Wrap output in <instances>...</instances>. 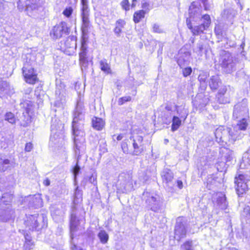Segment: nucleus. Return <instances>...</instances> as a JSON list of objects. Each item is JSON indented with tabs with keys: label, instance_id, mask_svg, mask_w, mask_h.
<instances>
[{
	"label": "nucleus",
	"instance_id": "30",
	"mask_svg": "<svg viewBox=\"0 0 250 250\" xmlns=\"http://www.w3.org/2000/svg\"><path fill=\"white\" fill-rule=\"evenodd\" d=\"M92 124L93 127L97 130H102L104 125V121L102 118L96 117L93 118Z\"/></svg>",
	"mask_w": 250,
	"mask_h": 250
},
{
	"label": "nucleus",
	"instance_id": "28",
	"mask_svg": "<svg viewBox=\"0 0 250 250\" xmlns=\"http://www.w3.org/2000/svg\"><path fill=\"white\" fill-rule=\"evenodd\" d=\"M12 166L10 161L0 155V171L4 172L10 169Z\"/></svg>",
	"mask_w": 250,
	"mask_h": 250
},
{
	"label": "nucleus",
	"instance_id": "59",
	"mask_svg": "<svg viewBox=\"0 0 250 250\" xmlns=\"http://www.w3.org/2000/svg\"><path fill=\"white\" fill-rule=\"evenodd\" d=\"M226 92V87L222 88H221L219 90V94H222V95L225 94V93Z\"/></svg>",
	"mask_w": 250,
	"mask_h": 250
},
{
	"label": "nucleus",
	"instance_id": "26",
	"mask_svg": "<svg viewBox=\"0 0 250 250\" xmlns=\"http://www.w3.org/2000/svg\"><path fill=\"white\" fill-rule=\"evenodd\" d=\"M221 84V81L218 75L212 76L209 79L208 85L212 91L217 90Z\"/></svg>",
	"mask_w": 250,
	"mask_h": 250
},
{
	"label": "nucleus",
	"instance_id": "61",
	"mask_svg": "<svg viewBox=\"0 0 250 250\" xmlns=\"http://www.w3.org/2000/svg\"><path fill=\"white\" fill-rule=\"evenodd\" d=\"M24 237H25V241H31V237L28 234H27L26 235H25L24 236Z\"/></svg>",
	"mask_w": 250,
	"mask_h": 250
},
{
	"label": "nucleus",
	"instance_id": "21",
	"mask_svg": "<svg viewBox=\"0 0 250 250\" xmlns=\"http://www.w3.org/2000/svg\"><path fill=\"white\" fill-rule=\"evenodd\" d=\"M87 41L82 40L81 51L79 53V60L80 64L82 66H85L87 63L86 60L87 44Z\"/></svg>",
	"mask_w": 250,
	"mask_h": 250
},
{
	"label": "nucleus",
	"instance_id": "4",
	"mask_svg": "<svg viewBox=\"0 0 250 250\" xmlns=\"http://www.w3.org/2000/svg\"><path fill=\"white\" fill-rule=\"evenodd\" d=\"M186 23L193 35L203 33L211 23L210 17H189L187 18Z\"/></svg>",
	"mask_w": 250,
	"mask_h": 250
},
{
	"label": "nucleus",
	"instance_id": "44",
	"mask_svg": "<svg viewBox=\"0 0 250 250\" xmlns=\"http://www.w3.org/2000/svg\"><path fill=\"white\" fill-rule=\"evenodd\" d=\"M192 68L190 67H188L183 69V74L184 77H187L191 74Z\"/></svg>",
	"mask_w": 250,
	"mask_h": 250
},
{
	"label": "nucleus",
	"instance_id": "9",
	"mask_svg": "<svg viewBox=\"0 0 250 250\" xmlns=\"http://www.w3.org/2000/svg\"><path fill=\"white\" fill-rule=\"evenodd\" d=\"M187 232V219L184 217H179L176 219L174 229V238L177 241L186 237Z\"/></svg>",
	"mask_w": 250,
	"mask_h": 250
},
{
	"label": "nucleus",
	"instance_id": "19",
	"mask_svg": "<svg viewBox=\"0 0 250 250\" xmlns=\"http://www.w3.org/2000/svg\"><path fill=\"white\" fill-rule=\"evenodd\" d=\"M133 146L134 151L133 154L134 155H139L142 153L143 150V147L142 143L143 140L142 136L136 135L132 137Z\"/></svg>",
	"mask_w": 250,
	"mask_h": 250
},
{
	"label": "nucleus",
	"instance_id": "17",
	"mask_svg": "<svg viewBox=\"0 0 250 250\" xmlns=\"http://www.w3.org/2000/svg\"><path fill=\"white\" fill-rule=\"evenodd\" d=\"M14 93L13 88L6 81L0 78V97L2 98Z\"/></svg>",
	"mask_w": 250,
	"mask_h": 250
},
{
	"label": "nucleus",
	"instance_id": "48",
	"mask_svg": "<svg viewBox=\"0 0 250 250\" xmlns=\"http://www.w3.org/2000/svg\"><path fill=\"white\" fill-rule=\"evenodd\" d=\"M73 12V9L71 7H68L65 8L63 11L64 16H71Z\"/></svg>",
	"mask_w": 250,
	"mask_h": 250
},
{
	"label": "nucleus",
	"instance_id": "27",
	"mask_svg": "<svg viewBox=\"0 0 250 250\" xmlns=\"http://www.w3.org/2000/svg\"><path fill=\"white\" fill-rule=\"evenodd\" d=\"M29 204L32 207L35 208H40L42 206V200L41 195L37 194L29 197Z\"/></svg>",
	"mask_w": 250,
	"mask_h": 250
},
{
	"label": "nucleus",
	"instance_id": "57",
	"mask_svg": "<svg viewBox=\"0 0 250 250\" xmlns=\"http://www.w3.org/2000/svg\"><path fill=\"white\" fill-rule=\"evenodd\" d=\"M43 183L45 186H48L50 184V181L48 178H46L43 181Z\"/></svg>",
	"mask_w": 250,
	"mask_h": 250
},
{
	"label": "nucleus",
	"instance_id": "58",
	"mask_svg": "<svg viewBox=\"0 0 250 250\" xmlns=\"http://www.w3.org/2000/svg\"><path fill=\"white\" fill-rule=\"evenodd\" d=\"M144 17H133V21L135 23L139 22L141 18H144Z\"/></svg>",
	"mask_w": 250,
	"mask_h": 250
},
{
	"label": "nucleus",
	"instance_id": "5",
	"mask_svg": "<svg viewBox=\"0 0 250 250\" xmlns=\"http://www.w3.org/2000/svg\"><path fill=\"white\" fill-rule=\"evenodd\" d=\"M67 95L64 84L61 81H57L54 106L63 109L66 102Z\"/></svg>",
	"mask_w": 250,
	"mask_h": 250
},
{
	"label": "nucleus",
	"instance_id": "12",
	"mask_svg": "<svg viewBox=\"0 0 250 250\" xmlns=\"http://www.w3.org/2000/svg\"><path fill=\"white\" fill-rule=\"evenodd\" d=\"M32 62H26L22 68V73L26 83L34 84L37 80V74L32 66Z\"/></svg>",
	"mask_w": 250,
	"mask_h": 250
},
{
	"label": "nucleus",
	"instance_id": "54",
	"mask_svg": "<svg viewBox=\"0 0 250 250\" xmlns=\"http://www.w3.org/2000/svg\"><path fill=\"white\" fill-rule=\"evenodd\" d=\"M100 151H101L103 153H105L107 152V149L106 147V145L105 144H103V146L100 145Z\"/></svg>",
	"mask_w": 250,
	"mask_h": 250
},
{
	"label": "nucleus",
	"instance_id": "50",
	"mask_svg": "<svg viewBox=\"0 0 250 250\" xmlns=\"http://www.w3.org/2000/svg\"><path fill=\"white\" fill-rule=\"evenodd\" d=\"M187 62L188 59H183L182 56H180L177 60V63L180 67H182L183 65H184V63Z\"/></svg>",
	"mask_w": 250,
	"mask_h": 250
},
{
	"label": "nucleus",
	"instance_id": "25",
	"mask_svg": "<svg viewBox=\"0 0 250 250\" xmlns=\"http://www.w3.org/2000/svg\"><path fill=\"white\" fill-rule=\"evenodd\" d=\"M248 117H243L239 118L237 125L233 127V131L237 133H243L241 131L246 130L248 123L247 122Z\"/></svg>",
	"mask_w": 250,
	"mask_h": 250
},
{
	"label": "nucleus",
	"instance_id": "43",
	"mask_svg": "<svg viewBox=\"0 0 250 250\" xmlns=\"http://www.w3.org/2000/svg\"><path fill=\"white\" fill-rule=\"evenodd\" d=\"M79 162V161L78 162V161L77 160L76 164L73 168V173L75 179L76 178V176L79 174V171L80 170V167L78 165Z\"/></svg>",
	"mask_w": 250,
	"mask_h": 250
},
{
	"label": "nucleus",
	"instance_id": "64",
	"mask_svg": "<svg viewBox=\"0 0 250 250\" xmlns=\"http://www.w3.org/2000/svg\"><path fill=\"white\" fill-rule=\"evenodd\" d=\"M129 2H128V0H126V8H125L126 11H127L128 9H129Z\"/></svg>",
	"mask_w": 250,
	"mask_h": 250
},
{
	"label": "nucleus",
	"instance_id": "49",
	"mask_svg": "<svg viewBox=\"0 0 250 250\" xmlns=\"http://www.w3.org/2000/svg\"><path fill=\"white\" fill-rule=\"evenodd\" d=\"M82 14L81 16H87L88 15V5L87 4L82 5Z\"/></svg>",
	"mask_w": 250,
	"mask_h": 250
},
{
	"label": "nucleus",
	"instance_id": "37",
	"mask_svg": "<svg viewBox=\"0 0 250 250\" xmlns=\"http://www.w3.org/2000/svg\"><path fill=\"white\" fill-rule=\"evenodd\" d=\"M83 193L82 191L77 187L75 189L74 195V203L76 204L82 200Z\"/></svg>",
	"mask_w": 250,
	"mask_h": 250
},
{
	"label": "nucleus",
	"instance_id": "1",
	"mask_svg": "<svg viewBox=\"0 0 250 250\" xmlns=\"http://www.w3.org/2000/svg\"><path fill=\"white\" fill-rule=\"evenodd\" d=\"M85 113V109L84 106L83 93L79 92L72 122V130L74 136V146L73 149L75 156L78 162L80 161L81 157L85 153V134L82 129H79V126L83 125V123H79V122H83L84 119Z\"/></svg>",
	"mask_w": 250,
	"mask_h": 250
},
{
	"label": "nucleus",
	"instance_id": "35",
	"mask_svg": "<svg viewBox=\"0 0 250 250\" xmlns=\"http://www.w3.org/2000/svg\"><path fill=\"white\" fill-rule=\"evenodd\" d=\"M98 237L103 244L107 243L108 241L109 236L105 230H100L98 234Z\"/></svg>",
	"mask_w": 250,
	"mask_h": 250
},
{
	"label": "nucleus",
	"instance_id": "34",
	"mask_svg": "<svg viewBox=\"0 0 250 250\" xmlns=\"http://www.w3.org/2000/svg\"><path fill=\"white\" fill-rule=\"evenodd\" d=\"M223 157L227 162H230L233 158V152L229 149L224 148L222 150Z\"/></svg>",
	"mask_w": 250,
	"mask_h": 250
},
{
	"label": "nucleus",
	"instance_id": "55",
	"mask_svg": "<svg viewBox=\"0 0 250 250\" xmlns=\"http://www.w3.org/2000/svg\"><path fill=\"white\" fill-rule=\"evenodd\" d=\"M125 103V98L123 97L119 99L118 104L119 105H122Z\"/></svg>",
	"mask_w": 250,
	"mask_h": 250
},
{
	"label": "nucleus",
	"instance_id": "32",
	"mask_svg": "<svg viewBox=\"0 0 250 250\" xmlns=\"http://www.w3.org/2000/svg\"><path fill=\"white\" fill-rule=\"evenodd\" d=\"M216 202L217 206L220 208L225 209L227 208L228 203L225 195L220 193L218 196Z\"/></svg>",
	"mask_w": 250,
	"mask_h": 250
},
{
	"label": "nucleus",
	"instance_id": "24",
	"mask_svg": "<svg viewBox=\"0 0 250 250\" xmlns=\"http://www.w3.org/2000/svg\"><path fill=\"white\" fill-rule=\"evenodd\" d=\"M82 17V21H83V24H82V40H83L85 41H88V30L90 27V24L89 23L88 17Z\"/></svg>",
	"mask_w": 250,
	"mask_h": 250
},
{
	"label": "nucleus",
	"instance_id": "20",
	"mask_svg": "<svg viewBox=\"0 0 250 250\" xmlns=\"http://www.w3.org/2000/svg\"><path fill=\"white\" fill-rule=\"evenodd\" d=\"M221 178H219L216 175L211 174L208 176L207 179V188L208 189H212L217 187L222 182Z\"/></svg>",
	"mask_w": 250,
	"mask_h": 250
},
{
	"label": "nucleus",
	"instance_id": "2",
	"mask_svg": "<svg viewBox=\"0 0 250 250\" xmlns=\"http://www.w3.org/2000/svg\"><path fill=\"white\" fill-rule=\"evenodd\" d=\"M214 134L216 141L222 146L228 143L233 144L244 136V133H235L230 128L224 126H220L216 128Z\"/></svg>",
	"mask_w": 250,
	"mask_h": 250
},
{
	"label": "nucleus",
	"instance_id": "22",
	"mask_svg": "<svg viewBox=\"0 0 250 250\" xmlns=\"http://www.w3.org/2000/svg\"><path fill=\"white\" fill-rule=\"evenodd\" d=\"M209 76V73L208 72L201 71L198 77V80L200 83L199 91L200 92H204L207 87V79Z\"/></svg>",
	"mask_w": 250,
	"mask_h": 250
},
{
	"label": "nucleus",
	"instance_id": "45",
	"mask_svg": "<svg viewBox=\"0 0 250 250\" xmlns=\"http://www.w3.org/2000/svg\"><path fill=\"white\" fill-rule=\"evenodd\" d=\"M122 25L119 21H118L116 23V26L114 29V32L116 34L119 35L121 31Z\"/></svg>",
	"mask_w": 250,
	"mask_h": 250
},
{
	"label": "nucleus",
	"instance_id": "11",
	"mask_svg": "<svg viewBox=\"0 0 250 250\" xmlns=\"http://www.w3.org/2000/svg\"><path fill=\"white\" fill-rule=\"evenodd\" d=\"M147 206L154 212H157L160 209L161 203L158 196L148 192H144L143 194Z\"/></svg>",
	"mask_w": 250,
	"mask_h": 250
},
{
	"label": "nucleus",
	"instance_id": "60",
	"mask_svg": "<svg viewBox=\"0 0 250 250\" xmlns=\"http://www.w3.org/2000/svg\"><path fill=\"white\" fill-rule=\"evenodd\" d=\"M32 91V88L30 87H28L25 90V94L29 95Z\"/></svg>",
	"mask_w": 250,
	"mask_h": 250
},
{
	"label": "nucleus",
	"instance_id": "23",
	"mask_svg": "<svg viewBox=\"0 0 250 250\" xmlns=\"http://www.w3.org/2000/svg\"><path fill=\"white\" fill-rule=\"evenodd\" d=\"M189 16H209L208 14H201V6L197 1H193L188 9Z\"/></svg>",
	"mask_w": 250,
	"mask_h": 250
},
{
	"label": "nucleus",
	"instance_id": "33",
	"mask_svg": "<svg viewBox=\"0 0 250 250\" xmlns=\"http://www.w3.org/2000/svg\"><path fill=\"white\" fill-rule=\"evenodd\" d=\"M182 120L178 116L174 115L172 120L171 130L172 131L177 130L181 125Z\"/></svg>",
	"mask_w": 250,
	"mask_h": 250
},
{
	"label": "nucleus",
	"instance_id": "47",
	"mask_svg": "<svg viewBox=\"0 0 250 250\" xmlns=\"http://www.w3.org/2000/svg\"><path fill=\"white\" fill-rule=\"evenodd\" d=\"M153 31L155 33H161L163 32V29L161 27L157 24H154L153 26Z\"/></svg>",
	"mask_w": 250,
	"mask_h": 250
},
{
	"label": "nucleus",
	"instance_id": "53",
	"mask_svg": "<svg viewBox=\"0 0 250 250\" xmlns=\"http://www.w3.org/2000/svg\"><path fill=\"white\" fill-rule=\"evenodd\" d=\"M89 181L91 184H94V185H95L97 184L96 178V177L93 175H92L90 176V177H89Z\"/></svg>",
	"mask_w": 250,
	"mask_h": 250
},
{
	"label": "nucleus",
	"instance_id": "10",
	"mask_svg": "<svg viewBox=\"0 0 250 250\" xmlns=\"http://www.w3.org/2000/svg\"><path fill=\"white\" fill-rule=\"evenodd\" d=\"M45 217L43 214H35L27 216V219L25 221V225L29 230H39L40 229V223L43 222Z\"/></svg>",
	"mask_w": 250,
	"mask_h": 250
},
{
	"label": "nucleus",
	"instance_id": "41",
	"mask_svg": "<svg viewBox=\"0 0 250 250\" xmlns=\"http://www.w3.org/2000/svg\"><path fill=\"white\" fill-rule=\"evenodd\" d=\"M203 50V43L202 42H199L197 44L196 47L194 49V51L198 55L202 56Z\"/></svg>",
	"mask_w": 250,
	"mask_h": 250
},
{
	"label": "nucleus",
	"instance_id": "46",
	"mask_svg": "<svg viewBox=\"0 0 250 250\" xmlns=\"http://www.w3.org/2000/svg\"><path fill=\"white\" fill-rule=\"evenodd\" d=\"M33 246V243L31 241H25L24 244V248L25 250H30L32 249Z\"/></svg>",
	"mask_w": 250,
	"mask_h": 250
},
{
	"label": "nucleus",
	"instance_id": "15",
	"mask_svg": "<svg viewBox=\"0 0 250 250\" xmlns=\"http://www.w3.org/2000/svg\"><path fill=\"white\" fill-rule=\"evenodd\" d=\"M61 50L66 55H71L76 49V41L74 36L69 37L67 39L61 42Z\"/></svg>",
	"mask_w": 250,
	"mask_h": 250
},
{
	"label": "nucleus",
	"instance_id": "3",
	"mask_svg": "<svg viewBox=\"0 0 250 250\" xmlns=\"http://www.w3.org/2000/svg\"><path fill=\"white\" fill-rule=\"evenodd\" d=\"M64 125L56 118L52 120L49 146L59 147L64 143Z\"/></svg>",
	"mask_w": 250,
	"mask_h": 250
},
{
	"label": "nucleus",
	"instance_id": "38",
	"mask_svg": "<svg viewBox=\"0 0 250 250\" xmlns=\"http://www.w3.org/2000/svg\"><path fill=\"white\" fill-rule=\"evenodd\" d=\"M149 4L145 2L142 4V9L135 12L133 16H145V15L147 14L148 11Z\"/></svg>",
	"mask_w": 250,
	"mask_h": 250
},
{
	"label": "nucleus",
	"instance_id": "18",
	"mask_svg": "<svg viewBox=\"0 0 250 250\" xmlns=\"http://www.w3.org/2000/svg\"><path fill=\"white\" fill-rule=\"evenodd\" d=\"M203 92H200L196 96L194 100L193 101V104L196 108L201 109L204 107L209 101V97L204 95Z\"/></svg>",
	"mask_w": 250,
	"mask_h": 250
},
{
	"label": "nucleus",
	"instance_id": "16",
	"mask_svg": "<svg viewBox=\"0 0 250 250\" xmlns=\"http://www.w3.org/2000/svg\"><path fill=\"white\" fill-rule=\"evenodd\" d=\"M161 176L163 184L166 186L171 188L174 185L173 181V173L171 170L168 168H164L161 172Z\"/></svg>",
	"mask_w": 250,
	"mask_h": 250
},
{
	"label": "nucleus",
	"instance_id": "29",
	"mask_svg": "<svg viewBox=\"0 0 250 250\" xmlns=\"http://www.w3.org/2000/svg\"><path fill=\"white\" fill-rule=\"evenodd\" d=\"M175 110L176 111L177 115L181 119H183V120L185 121L188 115V109L182 105L178 106L175 105Z\"/></svg>",
	"mask_w": 250,
	"mask_h": 250
},
{
	"label": "nucleus",
	"instance_id": "13",
	"mask_svg": "<svg viewBox=\"0 0 250 250\" xmlns=\"http://www.w3.org/2000/svg\"><path fill=\"white\" fill-rule=\"evenodd\" d=\"M248 176L243 174H238L234 179L235 187L239 196L245 193L248 189Z\"/></svg>",
	"mask_w": 250,
	"mask_h": 250
},
{
	"label": "nucleus",
	"instance_id": "56",
	"mask_svg": "<svg viewBox=\"0 0 250 250\" xmlns=\"http://www.w3.org/2000/svg\"><path fill=\"white\" fill-rule=\"evenodd\" d=\"M177 187L180 188L182 189L183 187V182L181 180H177L176 181Z\"/></svg>",
	"mask_w": 250,
	"mask_h": 250
},
{
	"label": "nucleus",
	"instance_id": "31",
	"mask_svg": "<svg viewBox=\"0 0 250 250\" xmlns=\"http://www.w3.org/2000/svg\"><path fill=\"white\" fill-rule=\"evenodd\" d=\"M248 167H250V146L248 151L244 154L240 165L241 168H248Z\"/></svg>",
	"mask_w": 250,
	"mask_h": 250
},
{
	"label": "nucleus",
	"instance_id": "42",
	"mask_svg": "<svg viewBox=\"0 0 250 250\" xmlns=\"http://www.w3.org/2000/svg\"><path fill=\"white\" fill-rule=\"evenodd\" d=\"M203 4L205 11H210L212 7L208 3V0H199Z\"/></svg>",
	"mask_w": 250,
	"mask_h": 250
},
{
	"label": "nucleus",
	"instance_id": "51",
	"mask_svg": "<svg viewBox=\"0 0 250 250\" xmlns=\"http://www.w3.org/2000/svg\"><path fill=\"white\" fill-rule=\"evenodd\" d=\"M242 215L246 216L247 218L250 219V209L249 208H244Z\"/></svg>",
	"mask_w": 250,
	"mask_h": 250
},
{
	"label": "nucleus",
	"instance_id": "62",
	"mask_svg": "<svg viewBox=\"0 0 250 250\" xmlns=\"http://www.w3.org/2000/svg\"><path fill=\"white\" fill-rule=\"evenodd\" d=\"M123 137H124L123 134H120L117 136L116 139L118 141H120L123 138Z\"/></svg>",
	"mask_w": 250,
	"mask_h": 250
},
{
	"label": "nucleus",
	"instance_id": "8",
	"mask_svg": "<svg viewBox=\"0 0 250 250\" xmlns=\"http://www.w3.org/2000/svg\"><path fill=\"white\" fill-rule=\"evenodd\" d=\"M21 105L23 108L22 116L21 118V125L26 127L31 122V116L33 111V103L30 101H26L21 103Z\"/></svg>",
	"mask_w": 250,
	"mask_h": 250
},
{
	"label": "nucleus",
	"instance_id": "63",
	"mask_svg": "<svg viewBox=\"0 0 250 250\" xmlns=\"http://www.w3.org/2000/svg\"><path fill=\"white\" fill-rule=\"evenodd\" d=\"M165 109L167 110V111H171L172 110V108H171V106L169 105H166V106L165 107Z\"/></svg>",
	"mask_w": 250,
	"mask_h": 250
},
{
	"label": "nucleus",
	"instance_id": "36",
	"mask_svg": "<svg viewBox=\"0 0 250 250\" xmlns=\"http://www.w3.org/2000/svg\"><path fill=\"white\" fill-rule=\"evenodd\" d=\"M100 68L102 71L105 73L109 74L111 72V69L106 60H103L100 62Z\"/></svg>",
	"mask_w": 250,
	"mask_h": 250
},
{
	"label": "nucleus",
	"instance_id": "7",
	"mask_svg": "<svg viewBox=\"0 0 250 250\" xmlns=\"http://www.w3.org/2000/svg\"><path fill=\"white\" fill-rule=\"evenodd\" d=\"M70 28L67 23L62 21L54 26L50 31V36L54 40L59 39L69 34Z\"/></svg>",
	"mask_w": 250,
	"mask_h": 250
},
{
	"label": "nucleus",
	"instance_id": "6",
	"mask_svg": "<svg viewBox=\"0 0 250 250\" xmlns=\"http://www.w3.org/2000/svg\"><path fill=\"white\" fill-rule=\"evenodd\" d=\"M219 63L222 71L226 73H230L235 70V63L229 52L224 51L221 53Z\"/></svg>",
	"mask_w": 250,
	"mask_h": 250
},
{
	"label": "nucleus",
	"instance_id": "39",
	"mask_svg": "<svg viewBox=\"0 0 250 250\" xmlns=\"http://www.w3.org/2000/svg\"><path fill=\"white\" fill-rule=\"evenodd\" d=\"M182 250H193L192 241L188 240L181 246Z\"/></svg>",
	"mask_w": 250,
	"mask_h": 250
},
{
	"label": "nucleus",
	"instance_id": "40",
	"mask_svg": "<svg viewBox=\"0 0 250 250\" xmlns=\"http://www.w3.org/2000/svg\"><path fill=\"white\" fill-rule=\"evenodd\" d=\"M5 120L12 124H15L16 122V118L11 112H8L5 114Z\"/></svg>",
	"mask_w": 250,
	"mask_h": 250
},
{
	"label": "nucleus",
	"instance_id": "14",
	"mask_svg": "<svg viewBox=\"0 0 250 250\" xmlns=\"http://www.w3.org/2000/svg\"><path fill=\"white\" fill-rule=\"evenodd\" d=\"M247 104L245 100L236 104L234 106L233 118L238 119L243 117H248Z\"/></svg>",
	"mask_w": 250,
	"mask_h": 250
},
{
	"label": "nucleus",
	"instance_id": "52",
	"mask_svg": "<svg viewBox=\"0 0 250 250\" xmlns=\"http://www.w3.org/2000/svg\"><path fill=\"white\" fill-rule=\"evenodd\" d=\"M33 148V145L31 143H26L25 146V151L30 152Z\"/></svg>",
	"mask_w": 250,
	"mask_h": 250
}]
</instances>
